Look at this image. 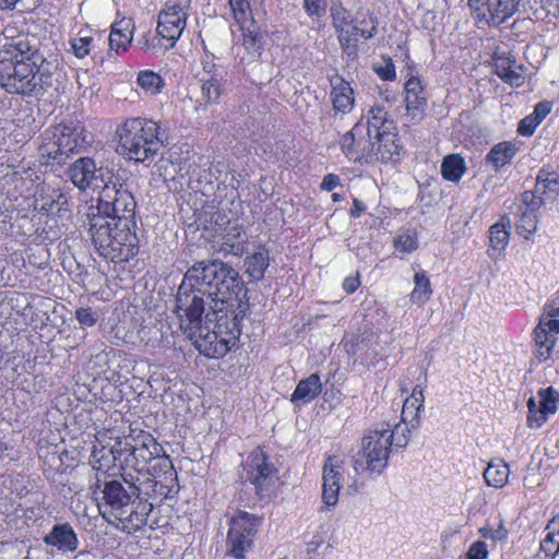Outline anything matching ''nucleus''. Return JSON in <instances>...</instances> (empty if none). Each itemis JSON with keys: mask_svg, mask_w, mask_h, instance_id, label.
<instances>
[{"mask_svg": "<svg viewBox=\"0 0 559 559\" xmlns=\"http://www.w3.org/2000/svg\"><path fill=\"white\" fill-rule=\"evenodd\" d=\"M247 297L245 283L239 272L219 259L195 262L186 272L176 295L175 312L179 325L187 336L200 329L205 306V323L222 312L234 299Z\"/></svg>", "mask_w": 559, "mask_h": 559, "instance_id": "f257e3e1", "label": "nucleus"}, {"mask_svg": "<svg viewBox=\"0 0 559 559\" xmlns=\"http://www.w3.org/2000/svg\"><path fill=\"white\" fill-rule=\"evenodd\" d=\"M99 513L109 523L128 534L147 524L153 502L136 498V492H128L118 480L107 481L102 490Z\"/></svg>", "mask_w": 559, "mask_h": 559, "instance_id": "f03ea898", "label": "nucleus"}, {"mask_svg": "<svg viewBox=\"0 0 559 559\" xmlns=\"http://www.w3.org/2000/svg\"><path fill=\"white\" fill-rule=\"evenodd\" d=\"M249 309L248 297L234 299L222 312L212 317L214 328L200 324L193 336H187L194 342L195 347L206 357H224L235 345L241 333L240 324Z\"/></svg>", "mask_w": 559, "mask_h": 559, "instance_id": "7ed1b4c3", "label": "nucleus"}, {"mask_svg": "<svg viewBox=\"0 0 559 559\" xmlns=\"http://www.w3.org/2000/svg\"><path fill=\"white\" fill-rule=\"evenodd\" d=\"M88 233L98 254L114 263L127 262L139 251L135 226H123L104 215H87Z\"/></svg>", "mask_w": 559, "mask_h": 559, "instance_id": "20e7f679", "label": "nucleus"}, {"mask_svg": "<svg viewBox=\"0 0 559 559\" xmlns=\"http://www.w3.org/2000/svg\"><path fill=\"white\" fill-rule=\"evenodd\" d=\"M122 154L136 163L152 160L164 146L159 124L146 118H129L117 130Z\"/></svg>", "mask_w": 559, "mask_h": 559, "instance_id": "39448f33", "label": "nucleus"}, {"mask_svg": "<svg viewBox=\"0 0 559 559\" xmlns=\"http://www.w3.org/2000/svg\"><path fill=\"white\" fill-rule=\"evenodd\" d=\"M122 448V478L139 481V475L150 472L147 465L163 454V447L148 432L139 428H130L127 435L119 438Z\"/></svg>", "mask_w": 559, "mask_h": 559, "instance_id": "423d86ee", "label": "nucleus"}, {"mask_svg": "<svg viewBox=\"0 0 559 559\" xmlns=\"http://www.w3.org/2000/svg\"><path fill=\"white\" fill-rule=\"evenodd\" d=\"M126 171L111 175L102 188L96 213L108 221L120 222L123 226H135L134 215L136 202L127 183Z\"/></svg>", "mask_w": 559, "mask_h": 559, "instance_id": "0eeeda50", "label": "nucleus"}, {"mask_svg": "<svg viewBox=\"0 0 559 559\" xmlns=\"http://www.w3.org/2000/svg\"><path fill=\"white\" fill-rule=\"evenodd\" d=\"M389 435L382 429L370 430L361 441V451L355 462V468H361L380 475L388 466L392 445Z\"/></svg>", "mask_w": 559, "mask_h": 559, "instance_id": "6e6552de", "label": "nucleus"}, {"mask_svg": "<svg viewBox=\"0 0 559 559\" xmlns=\"http://www.w3.org/2000/svg\"><path fill=\"white\" fill-rule=\"evenodd\" d=\"M263 518L238 510L229 520L227 533L228 554L236 559H243L245 554L252 547Z\"/></svg>", "mask_w": 559, "mask_h": 559, "instance_id": "1a4fd4ad", "label": "nucleus"}, {"mask_svg": "<svg viewBox=\"0 0 559 559\" xmlns=\"http://www.w3.org/2000/svg\"><path fill=\"white\" fill-rule=\"evenodd\" d=\"M36 62L25 60L0 63V86L11 94L37 95Z\"/></svg>", "mask_w": 559, "mask_h": 559, "instance_id": "9d476101", "label": "nucleus"}, {"mask_svg": "<svg viewBox=\"0 0 559 559\" xmlns=\"http://www.w3.org/2000/svg\"><path fill=\"white\" fill-rule=\"evenodd\" d=\"M522 0H467L471 14L479 28L498 27L520 9Z\"/></svg>", "mask_w": 559, "mask_h": 559, "instance_id": "9b49d317", "label": "nucleus"}, {"mask_svg": "<svg viewBox=\"0 0 559 559\" xmlns=\"http://www.w3.org/2000/svg\"><path fill=\"white\" fill-rule=\"evenodd\" d=\"M190 2L191 0H169L159 12L156 33L168 43L164 45V50L173 48L186 28Z\"/></svg>", "mask_w": 559, "mask_h": 559, "instance_id": "f8f14e48", "label": "nucleus"}, {"mask_svg": "<svg viewBox=\"0 0 559 559\" xmlns=\"http://www.w3.org/2000/svg\"><path fill=\"white\" fill-rule=\"evenodd\" d=\"M559 333V306H549L534 329L535 355L540 361L547 360L555 345V334Z\"/></svg>", "mask_w": 559, "mask_h": 559, "instance_id": "ddd939ff", "label": "nucleus"}, {"mask_svg": "<svg viewBox=\"0 0 559 559\" xmlns=\"http://www.w3.org/2000/svg\"><path fill=\"white\" fill-rule=\"evenodd\" d=\"M247 480L253 486L258 495L263 496L274 483L276 468L269 462L267 455L261 450H254L248 457L246 465Z\"/></svg>", "mask_w": 559, "mask_h": 559, "instance_id": "4468645a", "label": "nucleus"}, {"mask_svg": "<svg viewBox=\"0 0 559 559\" xmlns=\"http://www.w3.org/2000/svg\"><path fill=\"white\" fill-rule=\"evenodd\" d=\"M68 176L72 183L81 191L88 188H98L99 182H106L102 167H97L91 157H80L68 168Z\"/></svg>", "mask_w": 559, "mask_h": 559, "instance_id": "2eb2a0df", "label": "nucleus"}, {"mask_svg": "<svg viewBox=\"0 0 559 559\" xmlns=\"http://www.w3.org/2000/svg\"><path fill=\"white\" fill-rule=\"evenodd\" d=\"M374 143H370L368 158L373 157L382 163H395L401 158V145L399 138L393 130H382L381 133L372 136Z\"/></svg>", "mask_w": 559, "mask_h": 559, "instance_id": "dca6fc26", "label": "nucleus"}, {"mask_svg": "<svg viewBox=\"0 0 559 559\" xmlns=\"http://www.w3.org/2000/svg\"><path fill=\"white\" fill-rule=\"evenodd\" d=\"M342 466L334 456H329L322 469V501L328 507H335L342 479Z\"/></svg>", "mask_w": 559, "mask_h": 559, "instance_id": "f3484780", "label": "nucleus"}, {"mask_svg": "<svg viewBox=\"0 0 559 559\" xmlns=\"http://www.w3.org/2000/svg\"><path fill=\"white\" fill-rule=\"evenodd\" d=\"M330 99L335 115L350 112L355 105L354 90L342 76L335 74L330 78Z\"/></svg>", "mask_w": 559, "mask_h": 559, "instance_id": "a211bd4d", "label": "nucleus"}, {"mask_svg": "<svg viewBox=\"0 0 559 559\" xmlns=\"http://www.w3.org/2000/svg\"><path fill=\"white\" fill-rule=\"evenodd\" d=\"M11 60L41 61V53L29 43L27 36H17L0 51V63Z\"/></svg>", "mask_w": 559, "mask_h": 559, "instance_id": "6ab92c4d", "label": "nucleus"}, {"mask_svg": "<svg viewBox=\"0 0 559 559\" xmlns=\"http://www.w3.org/2000/svg\"><path fill=\"white\" fill-rule=\"evenodd\" d=\"M53 138L59 139V146L68 155L79 153L88 143L84 134V128L80 123L60 124L53 132Z\"/></svg>", "mask_w": 559, "mask_h": 559, "instance_id": "aec40b11", "label": "nucleus"}, {"mask_svg": "<svg viewBox=\"0 0 559 559\" xmlns=\"http://www.w3.org/2000/svg\"><path fill=\"white\" fill-rule=\"evenodd\" d=\"M44 543L62 552H74L79 547V538L70 523H58L44 537Z\"/></svg>", "mask_w": 559, "mask_h": 559, "instance_id": "412c9836", "label": "nucleus"}, {"mask_svg": "<svg viewBox=\"0 0 559 559\" xmlns=\"http://www.w3.org/2000/svg\"><path fill=\"white\" fill-rule=\"evenodd\" d=\"M119 438L115 440V443L110 447L102 443L94 445L91 454L94 468L96 469H109L111 466L119 465L122 471L123 454L121 447H119Z\"/></svg>", "mask_w": 559, "mask_h": 559, "instance_id": "4be33fe9", "label": "nucleus"}, {"mask_svg": "<svg viewBox=\"0 0 559 559\" xmlns=\"http://www.w3.org/2000/svg\"><path fill=\"white\" fill-rule=\"evenodd\" d=\"M136 492V498L142 499L141 496L146 498L156 499L166 498L170 491V486L163 484V480H156L150 472L146 475H139V481L124 480Z\"/></svg>", "mask_w": 559, "mask_h": 559, "instance_id": "5701e85b", "label": "nucleus"}, {"mask_svg": "<svg viewBox=\"0 0 559 559\" xmlns=\"http://www.w3.org/2000/svg\"><path fill=\"white\" fill-rule=\"evenodd\" d=\"M378 32V19L370 15L368 19L356 20L349 26V39L353 47L341 46L342 49L352 57H356L358 47V37L370 39L376 36Z\"/></svg>", "mask_w": 559, "mask_h": 559, "instance_id": "b1692460", "label": "nucleus"}, {"mask_svg": "<svg viewBox=\"0 0 559 559\" xmlns=\"http://www.w3.org/2000/svg\"><path fill=\"white\" fill-rule=\"evenodd\" d=\"M364 126L357 123L354 128L342 135L340 140V146L344 155L350 162H360L362 159H368V148L365 145L360 147L361 140H357L358 135L364 132Z\"/></svg>", "mask_w": 559, "mask_h": 559, "instance_id": "393cba45", "label": "nucleus"}, {"mask_svg": "<svg viewBox=\"0 0 559 559\" xmlns=\"http://www.w3.org/2000/svg\"><path fill=\"white\" fill-rule=\"evenodd\" d=\"M511 221L508 216H502L489 229V254L491 257L500 255L507 248L510 240Z\"/></svg>", "mask_w": 559, "mask_h": 559, "instance_id": "a878e982", "label": "nucleus"}, {"mask_svg": "<svg viewBox=\"0 0 559 559\" xmlns=\"http://www.w3.org/2000/svg\"><path fill=\"white\" fill-rule=\"evenodd\" d=\"M424 388L416 385L413 389L411 396H408L403 404L401 420L408 424L412 428L419 426V415L424 409Z\"/></svg>", "mask_w": 559, "mask_h": 559, "instance_id": "bb28decb", "label": "nucleus"}, {"mask_svg": "<svg viewBox=\"0 0 559 559\" xmlns=\"http://www.w3.org/2000/svg\"><path fill=\"white\" fill-rule=\"evenodd\" d=\"M133 22L130 19H123L115 23L108 37L109 47L117 53L126 51L132 41Z\"/></svg>", "mask_w": 559, "mask_h": 559, "instance_id": "cd10ccee", "label": "nucleus"}, {"mask_svg": "<svg viewBox=\"0 0 559 559\" xmlns=\"http://www.w3.org/2000/svg\"><path fill=\"white\" fill-rule=\"evenodd\" d=\"M516 152L518 147L513 142H499L490 148L485 160L491 165L495 171H499L503 166L511 163Z\"/></svg>", "mask_w": 559, "mask_h": 559, "instance_id": "c85d7f7f", "label": "nucleus"}, {"mask_svg": "<svg viewBox=\"0 0 559 559\" xmlns=\"http://www.w3.org/2000/svg\"><path fill=\"white\" fill-rule=\"evenodd\" d=\"M495 72L510 86L519 87L524 84L525 76L522 67L515 60L499 58L495 63Z\"/></svg>", "mask_w": 559, "mask_h": 559, "instance_id": "c756f323", "label": "nucleus"}, {"mask_svg": "<svg viewBox=\"0 0 559 559\" xmlns=\"http://www.w3.org/2000/svg\"><path fill=\"white\" fill-rule=\"evenodd\" d=\"M322 390V383L318 373H312L308 378L300 380L292 394L293 403L301 402L307 404L314 400Z\"/></svg>", "mask_w": 559, "mask_h": 559, "instance_id": "7c9ffc66", "label": "nucleus"}, {"mask_svg": "<svg viewBox=\"0 0 559 559\" xmlns=\"http://www.w3.org/2000/svg\"><path fill=\"white\" fill-rule=\"evenodd\" d=\"M331 16H332V23L337 32V39L340 41L341 46H347L353 47V44H350L349 39V26L353 23V17L350 12L342 7L338 5H332L331 7Z\"/></svg>", "mask_w": 559, "mask_h": 559, "instance_id": "2f4dec72", "label": "nucleus"}, {"mask_svg": "<svg viewBox=\"0 0 559 559\" xmlns=\"http://www.w3.org/2000/svg\"><path fill=\"white\" fill-rule=\"evenodd\" d=\"M405 103L408 112L413 116L421 115L426 106V98L423 96V86L417 78H411L405 83Z\"/></svg>", "mask_w": 559, "mask_h": 559, "instance_id": "473e14b6", "label": "nucleus"}, {"mask_svg": "<svg viewBox=\"0 0 559 559\" xmlns=\"http://www.w3.org/2000/svg\"><path fill=\"white\" fill-rule=\"evenodd\" d=\"M270 264V253L264 247H259L255 252L248 255L245 260L246 273L254 281L264 277V273Z\"/></svg>", "mask_w": 559, "mask_h": 559, "instance_id": "72a5a7b5", "label": "nucleus"}, {"mask_svg": "<svg viewBox=\"0 0 559 559\" xmlns=\"http://www.w3.org/2000/svg\"><path fill=\"white\" fill-rule=\"evenodd\" d=\"M242 229L239 225L235 224L226 229V234L222 238L218 251L224 254H231L240 257L243 253V240L240 239Z\"/></svg>", "mask_w": 559, "mask_h": 559, "instance_id": "f704fd0d", "label": "nucleus"}, {"mask_svg": "<svg viewBox=\"0 0 559 559\" xmlns=\"http://www.w3.org/2000/svg\"><path fill=\"white\" fill-rule=\"evenodd\" d=\"M510 469L502 460L491 461L485 468L483 476L488 486L502 488L507 485Z\"/></svg>", "mask_w": 559, "mask_h": 559, "instance_id": "c9c22d12", "label": "nucleus"}, {"mask_svg": "<svg viewBox=\"0 0 559 559\" xmlns=\"http://www.w3.org/2000/svg\"><path fill=\"white\" fill-rule=\"evenodd\" d=\"M369 118L367 121L366 135L372 138L382 132V130H393L392 122L386 119V111L383 107L374 106L369 110Z\"/></svg>", "mask_w": 559, "mask_h": 559, "instance_id": "e433bc0d", "label": "nucleus"}, {"mask_svg": "<svg viewBox=\"0 0 559 559\" xmlns=\"http://www.w3.org/2000/svg\"><path fill=\"white\" fill-rule=\"evenodd\" d=\"M431 295V283L426 271H417L414 275V289L411 293V300L415 304H424L430 299Z\"/></svg>", "mask_w": 559, "mask_h": 559, "instance_id": "4c0bfd02", "label": "nucleus"}, {"mask_svg": "<svg viewBox=\"0 0 559 559\" xmlns=\"http://www.w3.org/2000/svg\"><path fill=\"white\" fill-rule=\"evenodd\" d=\"M465 173V162L460 155H448L441 164V174L445 180L456 182Z\"/></svg>", "mask_w": 559, "mask_h": 559, "instance_id": "58836bf2", "label": "nucleus"}, {"mask_svg": "<svg viewBox=\"0 0 559 559\" xmlns=\"http://www.w3.org/2000/svg\"><path fill=\"white\" fill-rule=\"evenodd\" d=\"M518 216L516 230L524 238H528L537 228L536 211L530 206H519Z\"/></svg>", "mask_w": 559, "mask_h": 559, "instance_id": "ea45409f", "label": "nucleus"}, {"mask_svg": "<svg viewBox=\"0 0 559 559\" xmlns=\"http://www.w3.org/2000/svg\"><path fill=\"white\" fill-rule=\"evenodd\" d=\"M138 85L150 95L159 94L165 85L164 79L156 72L143 70L138 73Z\"/></svg>", "mask_w": 559, "mask_h": 559, "instance_id": "a19ab883", "label": "nucleus"}, {"mask_svg": "<svg viewBox=\"0 0 559 559\" xmlns=\"http://www.w3.org/2000/svg\"><path fill=\"white\" fill-rule=\"evenodd\" d=\"M558 186L559 182L556 173H550L545 169L539 170L535 185V192H537V194H548L549 198H551L557 193Z\"/></svg>", "mask_w": 559, "mask_h": 559, "instance_id": "79ce46f5", "label": "nucleus"}, {"mask_svg": "<svg viewBox=\"0 0 559 559\" xmlns=\"http://www.w3.org/2000/svg\"><path fill=\"white\" fill-rule=\"evenodd\" d=\"M382 431L392 435L390 438V444L396 448H405L409 441L411 430L413 429L408 424H404L403 421L396 424L393 429H390L389 425L386 428L381 427Z\"/></svg>", "mask_w": 559, "mask_h": 559, "instance_id": "37998d69", "label": "nucleus"}, {"mask_svg": "<svg viewBox=\"0 0 559 559\" xmlns=\"http://www.w3.org/2000/svg\"><path fill=\"white\" fill-rule=\"evenodd\" d=\"M39 153L43 157H47L58 164L64 163L69 157L67 152L63 151L61 146H59V139L53 138L48 142L43 143L39 146Z\"/></svg>", "mask_w": 559, "mask_h": 559, "instance_id": "c03bdc74", "label": "nucleus"}, {"mask_svg": "<svg viewBox=\"0 0 559 559\" xmlns=\"http://www.w3.org/2000/svg\"><path fill=\"white\" fill-rule=\"evenodd\" d=\"M221 78L200 79L203 98L209 103H217L221 96Z\"/></svg>", "mask_w": 559, "mask_h": 559, "instance_id": "a18cd8bd", "label": "nucleus"}, {"mask_svg": "<svg viewBox=\"0 0 559 559\" xmlns=\"http://www.w3.org/2000/svg\"><path fill=\"white\" fill-rule=\"evenodd\" d=\"M35 80L38 87V94L51 85V63L41 55V61H36Z\"/></svg>", "mask_w": 559, "mask_h": 559, "instance_id": "49530a36", "label": "nucleus"}, {"mask_svg": "<svg viewBox=\"0 0 559 559\" xmlns=\"http://www.w3.org/2000/svg\"><path fill=\"white\" fill-rule=\"evenodd\" d=\"M393 245L396 250L411 253L418 248L417 235L415 231H402L394 238Z\"/></svg>", "mask_w": 559, "mask_h": 559, "instance_id": "de8ad7c7", "label": "nucleus"}, {"mask_svg": "<svg viewBox=\"0 0 559 559\" xmlns=\"http://www.w3.org/2000/svg\"><path fill=\"white\" fill-rule=\"evenodd\" d=\"M527 425L531 428H539L547 420V416L540 406V403H537L535 397H530L527 401Z\"/></svg>", "mask_w": 559, "mask_h": 559, "instance_id": "09e8293b", "label": "nucleus"}, {"mask_svg": "<svg viewBox=\"0 0 559 559\" xmlns=\"http://www.w3.org/2000/svg\"><path fill=\"white\" fill-rule=\"evenodd\" d=\"M538 395L540 399V406L543 407L546 416L548 417V415L555 414L559 402V393L549 386L547 389L539 390Z\"/></svg>", "mask_w": 559, "mask_h": 559, "instance_id": "8fccbe9b", "label": "nucleus"}, {"mask_svg": "<svg viewBox=\"0 0 559 559\" xmlns=\"http://www.w3.org/2000/svg\"><path fill=\"white\" fill-rule=\"evenodd\" d=\"M75 319L82 329L94 326L99 318L100 311L92 307H80L75 310Z\"/></svg>", "mask_w": 559, "mask_h": 559, "instance_id": "3c124183", "label": "nucleus"}, {"mask_svg": "<svg viewBox=\"0 0 559 559\" xmlns=\"http://www.w3.org/2000/svg\"><path fill=\"white\" fill-rule=\"evenodd\" d=\"M234 19L240 25H243L251 17V7L248 0H228Z\"/></svg>", "mask_w": 559, "mask_h": 559, "instance_id": "603ef678", "label": "nucleus"}, {"mask_svg": "<svg viewBox=\"0 0 559 559\" xmlns=\"http://www.w3.org/2000/svg\"><path fill=\"white\" fill-rule=\"evenodd\" d=\"M154 461H157L156 465H154V469L156 471L158 468V472L164 474V480L165 481H176L177 480V474L174 468L173 462L169 459V456L166 454L165 450L163 449V454Z\"/></svg>", "mask_w": 559, "mask_h": 559, "instance_id": "864d4df0", "label": "nucleus"}, {"mask_svg": "<svg viewBox=\"0 0 559 559\" xmlns=\"http://www.w3.org/2000/svg\"><path fill=\"white\" fill-rule=\"evenodd\" d=\"M93 43V37L91 36H82V37H75L71 40V47L73 50V53L78 58H84L87 56L91 51V46Z\"/></svg>", "mask_w": 559, "mask_h": 559, "instance_id": "5fc2aeb1", "label": "nucleus"}, {"mask_svg": "<svg viewBox=\"0 0 559 559\" xmlns=\"http://www.w3.org/2000/svg\"><path fill=\"white\" fill-rule=\"evenodd\" d=\"M304 9L310 17H322L328 9L326 0H304Z\"/></svg>", "mask_w": 559, "mask_h": 559, "instance_id": "6e6d98bb", "label": "nucleus"}, {"mask_svg": "<svg viewBox=\"0 0 559 559\" xmlns=\"http://www.w3.org/2000/svg\"><path fill=\"white\" fill-rule=\"evenodd\" d=\"M142 333L144 335L148 334L151 335L148 341L146 342V346H150L152 348H163L166 345L164 344L163 340V333L160 329L153 326V328H144L142 329Z\"/></svg>", "mask_w": 559, "mask_h": 559, "instance_id": "4d7b16f0", "label": "nucleus"}, {"mask_svg": "<svg viewBox=\"0 0 559 559\" xmlns=\"http://www.w3.org/2000/svg\"><path fill=\"white\" fill-rule=\"evenodd\" d=\"M162 38L156 34L152 35L150 32L144 33L138 40V45L147 50H156L158 48L164 49V45L160 44Z\"/></svg>", "mask_w": 559, "mask_h": 559, "instance_id": "13d9d810", "label": "nucleus"}, {"mask_svg": "<svg viewBox=\"0 0 559 559\" xmlns=\"http://www.w3.org/2000/svg\"><path fill=\"white\" fill-rule=\"evenodd\" d=\"M374 72L384 81H393L396 76L395 66L390 58L384 60V64L374 66Z\"/></svg>", "mask_w": 559, "mask_h": 559, "instance_id": "bf43d9fd", "label": "nucleus"}, {"mask_svg": "<svg viewBox=\"0 0 559 559\" xmlns=\"http://www.w3.org/2000/svg\"><path fill=\"white\" fill-rule=\"evenodd\" d=\"M539 123L536 117L528 115L520 121L518 132L523 136L532 135Z\"/></svg>", "mask_w": 559, "mask_h": 559, "instance_id": "052dcab7", "label": "nucleus"}, {"mask_svg": "<svg viewBox=\"0 0 559 559\" xmlns=\"http://www.w3.org/2000/svg\"><path fill=\"white\" fill-rule=\"evenodd\" d=\"M487 556L488 550L486 543L477 540L469 546L465 559H486Z\"/></svg>", "mask_w": 559, "mask_h": 559, "instance_id": "680f3d73", "label": "nucleus"}, {"mask_svg": "<svg viewBox=\"0 0 559 559\" xmlns=\"http://www.w3.org/2000/svg\"><path fill=\"white\" fill-rule=\"evenodd\" d=\"M263 36L255 31L247 29L243 33V44L248 49L260 48Z\"/></svg>", "mask_w": 559, "mask_h": 559, "instance_id": "e2e57ef3", "label": "nucleus"}, {"mask_svg": "<svg viewBox=\"0 0 559 559\" xmlns=\"http://www.w3.org/2000/svg\"><path fill=\"white\" fill-rule=\"evenodd\" d=\"M209 76L221 78V80L223 79L222 69H218L213 60H205L203 62L202 73L200 74V79H205Z\"/></svg>", "mask_w": 559, "mask_h": 559, "instance_id": "0e129e2a", "label": "nucleus"}, {"mask_svg": "<svg viewBox=\"0 0 559 559\" xmlns=\"http://www.w3.org/2000/svg\"><path fill=\"white\" fill-rule=\"evenodd\" d=\"M536 193L535 191H525L522 194L523 204L521 206H530L533 211H537L543 204V200L540 197H536Z\"/></svg>", "mask_w": 559, "mask_h": 559, "instance_id": "69168bd1", "label": "nucleus"}, {"mask_svg": "<svg viewBox=\"0 0 559 559\" xmlns=\"http://www.w3.org/2000/svg\"><path fill=\"white\" fill-rule=\"evenodd\" d=\"M340 185H341V179L337 175L328 174L323 177V180H322L320 187L324 191H332Z\"/></svg>", "mask_w": 559, "mask_h": 559, "instance_id": "338daca9", "label": "nucleus"}, {"mask_svg": "<svg viewBox=\"0 0 559 559\" xmlns=\"http://www.w3.org/2000/svg\"><path fill=\"white\" fill-rule=\"evenodd\" d=\"M551 106L548 102L545 103H538L535 108L534 112L532 114L533 117H536L539 122H542L543 119L547 117V115L550 112Z\"/></svg>", "mask_w": 559, "mask_h": 559, "instance_id": "774afa93", "label": "nucleus"}]
</instances>
